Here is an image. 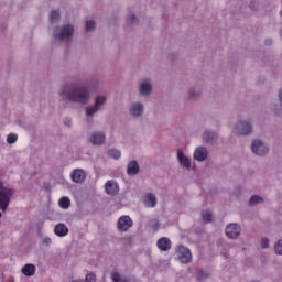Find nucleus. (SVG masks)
<instances>
[{"instance_id": "f03ea898", "label": "nucleus", "mask_w": 282, "mask_h": 282, "mask_svg": "<svg viewBox=\"0 0 282 282\" xmlns=\"http://www.w3.org/2000/svg\"><path fill=\"white\" fill-rule=\"evenodd\" d=\"M17 192L14 188L6 187L3 181L0 180V210L6 213L8 210V206H10V199L14 197Z\"/></svg>"}, {"instance_id": "1a4fd4ad", "label": "nucleus", "mask_w": 282, "mask_h": 282, "mask_svg": "<svg viewBox=\"0 0 282 282\" xmlns=\"http://www.w3.org/2000/svg\"><path fill=\"white\" fill-rule=\"evenodd\" d=\"M107 141V135L105 132H93L91 137L89 138L90 144H94V147H102L105 142Z\"/></svg>"}, {"instance_id": "9d476101", "label": "nucleus", "mask_w": 282, "mask_h": 282, "mask_svg": "<svg viewBox=\"0 0 282 282\" xmlns=\"http://www.w3.org/2000/svg\"><path fill=\"white\" fill-rule=\"evenodd\" d=\"M70 177L75 184H83L87 180V174L83 169H76L70 173Z\"/></svg>"}, {"instance_id": "20e7f679", "label": "nucleus", "mask_w": 282, "mask_h": 282, "mask_svg": "<svg viewBox=\"0 0 282 282\" xmlns=\"http://www.w3.org/2000/svg\"><path fill=\"white\" fill-rule=\"evenodd\" d=\"M177 261L183 265H188L193 261V253L191 249L184 245H180L176 248Z\"/></svg>"}, {"instance_id": "58836bf2", "label": "nucleus", "mask_w": 282, "mask_h": 282, "mask_svg": "<svg viewBox=\"0 0 282 282\" xmlns=\"http://www.w3.org/2000/svg\"><path fill=\"white\" fill-rule=\"evenodd\" d=\"M64 124H65L66 127H72V119H66L65 122H64Z\"/></svg>"}, {"instance_id": "ddd939ff", "label": "nucleus", "mask_w": 282, "mask_h": 282, "mask_svg": "<svg viewBox=\"0 0 282 282\" xmlns=\"http://www.w3.org/2000/svg\"><path fill=\"white\" fill-rule=\"evenodd\" d=\"M129 111H130V116H132L133 118H140V116L144 113V106L140 102L132 104L130 106Z\"/></svg>"}, {"instance_id": "2f4dec72", "label": "nucleus", "mask_w": 282, "mask_h": 282, "mask_svg": "<svg viewBox=\"0 0 282 282\" xmlns=\"http://www.w3.org/2000/svg\"><path fill=\"white\" fill-rule=\"evenodd\" d=\"M199 96H202V93H195V89H191L188 91V98L189 100H197V98H199Z\"/></svg>"}, {"instance_id": "412c9836", "label": "nucleus", "mask_w": 282, "mask_h": 282, "mask_svg": "<svg viewBox=\"0 0 282 282\" xmlns=\"http://www.w3.org/2000/svg\"><path fill=\"white\" fill-rule=\"evenodd\" d=\"M141 96H151V91H153V87L149 83H142L139 89Z\"/></svg>"}, {"instance_id": "f257e3e1", "label": "nucleus", "mask_w": 282, "mask_h": 282, "mask_svg": "<svg viewBox=\"0 0 282 282\" xmlns=\"http://www.w3.org/2000/svg\"><path fill=\"white\" fill-rule=\"evenodd\" d=\"M64 102H76L77 105H87L89 102V88L83 86H64L59 93Z\"/></svg>"}, {"instance_id": "7c9ffc66", "label": "nucleus", "mask_w": 282, "mask_h": 282, "mask_svg": "<svg viewBox=\"0 0 282 282\" xmlns=\"http://www.w3.org/2000/svg\"><path fill=\"white\" fill-rule=\"evenodd\" d=\"M97 111H100V109L94 105L93 107L86 108V116L91 117Z\"/></svg>"}, {"instance_id": "cd10ccee", "label": "nucleus", "mask_w": 282, "mask_h": 282, "mask_svg": "<svg viewBox=\"0 0 282 282\" xmlns=\"http://www.w3.org/2000/svg\"><path fill=\"white\" fill-rule=\"evenodd\" d=\"M85 30L86 32H94V30H96V22L94 20H87Z\"/></svg>"}, {"instance_id": "a18cd8bd", "label": "nucleus", "mask_w": 282, "mask_h": 282, "mask_svg": "<svg viewBox=\"0 0 282 282\" xmlns=\"http://www.w3.org/2000/svg\"><path fill=\"white\" fill-rule=\"evenodd\" d=\"M0 218H1V212H0Z\"/></svg>"}, {"instance_id": "6e6552de", "label": "nucleus", "mask_w": 282, "mask_h": 282, "mask_svg": "<svg viewBox=\"0 0 282 282\" xmlns=\"http://www.w3.org/2000/svg\"><path fill=\"white\" fill-rule=\"evenodd\" d=\"M119 232H127L129 228H133V219L129 216H121L117 221Z\"/></svg>"}, {"instance_id": "f704fd0d", "label": "nucleus", "mask_w": 282, "mask_h": 282, "mask_svg": "<svg viewBox=\"0 0 282 282\" xmlns=\"http://www.w3.org/2000/svg\"><path fill=\"white\" fill-rule=\"evenodd\" d=\"M127 23L129 25H133V23H138V17H135V14H131L128 19H127Z\"/></svg>"}, {"instance_id": "a19ab883", "label": "nucleus", "mask_w": 282, "mask_h": 282, "mask_svg": "<svg viewBox=\"0 0 282 282\" xmlns=\"http://www.w3.org/2000/svg\"><path fill=\"white\" fill-rule=\"evenodd\" d=\"M119 282H131V280L127 276H123V278L120 279Z\"/></svg>"}, {"instance_id": "a878e982", "label": "nucleus", "mask_w": 282, "mask_h": 282, "mask_svg": "<svg viewBox=\"0 0 282 282\" xmlns=\"http://www.w3.org/2000/svg\"><path fill=\"white\" fill-rule=\"evenodd\" d=\"M202 219L205 224H210L213 221V212L210 210H203L202 212Z\"/></svg>"}, {"instance_id": "9b49d317", "label": "nucleus", "mask_w": 282, "mask_h": 282, "mask_svg": "<svg viewBox=\"0 0 282 282\" xmlns=\"http://www.w3.org/2000/svg\"><path fill=\"white\" fill-rule=\"evenodd\" d=\"M193 156L197 162H206L208 160V150L204 147H198L194 151Z\"/></svg>"}, {"instance_id": "79ce46f5", "label": "nucleus", "mask_w": 282, "mask_h": 282, "mask_svg": "<svg viewBox=\"0 0 282 282\" xmlns=\"http://www.w3.org/2000/svg\"><path fill=\"white\" fill-rule=\"evenodd\" d=\"M221 256L225 257V259H230V253L228 252H221Z\"/></svg>"}, {"instance_id": "393cba45", "label": "nucleus", "mask_w": 282, "mask_h": 282, "mask_svg": "<svg viewBox=\"0 0 282 282\" xmlns=\"http://www.w3.org/2000/svg\"><path fill=\"white\" fill-rule=\"evenodd\" d=\"M263 197L259 195H252L249 199V206H257V204H263Z\"/></svg>"}, {"instance_id": "aec40b11", "label": "nucleus", "mask_w": 282, "mask_h": 282, "mask_svg": "<svg viewBox=\"0 0 282 282\" xmlns=\"http://www.w3.org/2000/svg\"><path fill=\"white\" fill-rule=\"evenodd\" d=\"M21 272L24 274V276H34V274H36V265L32 263L25 264Z\"/></svg>"}, {"instance_id": "e433bc0d", "label": "nucleus", "mask_w": 282, "mask_h": 282, "mask_svg": "<svg viewBox=\"0 0 282 282\" xmlns=\"http://www.w3.org/2000/svg\"><path fill=\"white\" fill-rule=\"evenodd\" d=\"M42 243L44 246H52V238L50 237H44L43 240H42Z\"/></svg>"}, {"instance_id": "c85d7f7f", "label": "nucleus", "mask_w": 282, "mask_h": 282, "mask_svg": "<svg viewBox=\"0 0 282 282\" xmlns=\"http://www.w3.org/2000/svg\"><path fill=\"white\" fill-rule=\"evenodd\" d=\"M107 102L106 97H96L95 98V106L98 107L99 109Z\"/></svg>"}, {"instance_id": "4be33fe9", "label": "nucleus", "mask_w": 282, "mask_h": 282, "mask_svg": "<svg viewBox=\"0 0 282 282\" xmlns=\"http://www.w3.org/2000/svg\"><path fill=\"white\" fill-rule=\"evenodd\" d=\"M196 281H206V279H210V273L204 269H197L196 270Z\"/></svg>"}, {"instance_id": "72a5a7b5", "label": "nucleus", "mask_w": 282, "mask_h": 282, "mask_svg": "<svg viewBox=\"0 0 282 282\" xmlns=\"http://www.w3.org/2000/svg\"><path fill=\"white\" fill-rule=\"evenodd\" d=\"M110 279H111L112 282H120V280H121L122 278H120V272H118V271H112V272L110 273Z\"/></svg>"}, {"instance_id": "f8f14e48", "label": "nucleus", "mask_w": 282, "mask_h": 282, "mask_svg": "<svg viewBox=\"0 0 282 282\" xmlns=\"http://www.w3.org/2000/svg\"><path fill=\"white\" fill-rule=\"evenodd\" d=\"M106 193L112 197L120 193V186L115 181H108L105 184Z\"/></svg>"}, {"instance_id": "c756f323", "label": "nucleus", "mask_w": 282, "mask_h": 282, "mask_svg": "<svg viewBox=\"0 0 282 282\" xmlns=\"http://www.w3.org/2000/svg\"><path fill=\"white\" fill-rule=\"evenodd\" d=\"M17 140H19V135L15 133H10L7 137L8 144H14L17 142Z\"/></svg>"}, {"instance_id": "6ab92c4d", "label": "nucleus", "mask_w": 282, "mask_h": 282, "mask_svg": "<svg viewBox=\"0 0 282 282\" xmlns=\"http://www.w3.org/2000/svg\"><path fill=\"white\" fill-rule=\"evenodd\" d=\"M144 204L148 208H155V206H158V197L155 194L148 193L144 198Z\"/></svg>"}, {"instance_id": "ea45409f", "label": "nucleus", "mask_w": 282, "mask_h": 282, "mask_svg": "<svg viewBox=\"0 0 282 282\" xmlns=\"http://www.w3.org/2000/svg\"><path fill=\"white\" fill-rule=\"evenodd\" d=\"M153 228H154V232H158V230H160V223H155Z\"/></svg>"}, {"instance_id": "c9c22d12", "label": "nucleus", "mask_w": 282, "mask_h": 282, "mask_svg": "<svg viewBox=\"0 0 282 282\" xmlns=\"http://www.w3.org/2000/svg\"><path fill=\"white\" fill-rule=\"evenodd\" d=\"M261 248H262V249L270 248V239H268V238H262V239H261Z\"/></svg>"}, {"instance_id": "c03bdc74", "label": "nucleus", "mask_w": 282, "mask_h": 282, "mask_svg": "<svg viewBox=\"0 0 282 282\" xmlns=\"http://www.w3.org/2000/svg\"><path fill=\"white\" fill-rule=\"evenodd\" d=\"M252 6H254V2H251V3H250V8H252Z\"/></svg>"}, {"instance_id": "423d86ee", "label": "nucleus", "mask_w": 282, "mask_h": 282, "mask_svg": "<svg viewBox=\"0 0 282 282\" xmlns=\"http://www.w3.org/2000/svg\"><path fill=\"white\" fill-rule=\"evenodd\" d=\"M225 235L228 239H237L241 236V225L237 223H231L226 226Z\"/></svg>"}, {"instance_id": "dca6fc26", "label": "nucleus", "mask_w": 282, "mask_h": 282, "mask_svg": "<svg viewBox=\"0 0 282 282\" xmlns=\"http://www.w3.org/2000/svg\"><path fill=\"white\" fill-rule=\"evenodd\" d=\"M218 138L219 137L216 134V132H213L210 130H206L203 133V142H205V144H215V142H217Z\"/></svg>"}, {"instance_id": "f3484780", "label": "nucleus", "mask_w": 282, "mask_h": 282, "mask_svg": "<svg viewBox=\"0 0 282 282\" xmlns=\"http://www.w3.org/2000/svg\"><path fill=\"white\" fill-rule=\"evenodd\" d=\"M140 173V164L138 161L132 160L128 162L127 165V175H138Z\"/></svg>"}, {"instance_id": "4468645a", "label": "nucleus", "mask_w": 282, "mask_h": 282, "mask_svg": "<svg viewBox=\"0 0 282 282\" xmlns=\"http://www.w3.org/2000/svg\"><path fill=\"white\" fill-rule=\"evenodd\" d=\"M171 239L167 237H162L156 241V247L159 248V250H161L162 252H169V250H171Z\"/></svg>"}, {"instance_id": "37998d69", "label": "nucleus", "mask_w": 282, "mask_h": 282, "mask_svg": "<svg viewBox=\"0 0 282 282\" xmlns=\"http://www.w3.org/2000/svg\"><path fill=\"white\" fill-rule=\"evenodd\" d=\"M264 43H265L267 45H272V39H267V40L264 41Z\"/></svg>"}, {"instance_id": "4c0bfd02", "label": "nucleus", "mask_w": 282, "mask_h": 282, "mask_svg": "<svg viewBox=\"0 0 282 282\" xmlns=\"http://www.w3.org/2000/svg\"><path fill=\"white\" fill-rule=\"evenodd\" d=\"M195 235H198V237H202V235H204V229L203 228H196L195 229Z\"/></svg>"}, {"instance_id": "2eb2a0df", "label": "nucleus", "mask_w": 282, "mask_h": 282, "mask_svg": "<svg viewBox=\"0 0 282 282\" xmlns=\"http://www.w3.org/2000/svg\"><path fill=\"white\" fill-rule=\"evenodd\" d=\"M54 235H56V237H67V235H69V228L67 225L59 223L54 227Z\"/></svg>"}, {"instance_id": "473e14b6", "label": "nucleus", "mask_w": 282, "mask_h": 282, "mask_svg": "<svg viewBox=\"0 0 282 282\" xmlns=\"http://www.w3.org/2000/svg\"><path fill=\"white\" fill-rule=\"evenodd\" d=\"M274 252L275 254H279L282 257V239H280L275 245H274Z\"/></svg>"}, {"instance_id": "5701e85b", "label": "nucleus", "mask_w": 282, "mask_h": 282, "mask_svg": "<svg viewBox=\"0 0 282 282\" xmlns=\"http://www.w3.org/2000/svg\"><path fill=\"white\" fill-rule=\"evenodd\" d=\"M59 208H63V210H67L72 206V200L67 196H63L58 200Z\"/></svg>"}, {"instance_id": "7ed1b4c3", "label": "nucleus", "mask_w": 282, "mask_h": 282, "mask_svg": "<svg viewBox=\"0 0 282 282\" xmlns=\"http://www.w3.org/2000/svg\"><path fill=\"white\" fill-rule=\"evenodd\" d=\"M54 39H57V41H65V39H72L74 36V25L66 24L63 26H56L54 29Z\"/></svg>"}, {"instance_id": "0eeeda50", "label": "nucleus", "mask_w": 282, "mask_h": 282, "mask_svg": "<svg viewBox=\"0 0 282 282\" xmlns=\"http://www.w3.org/2000/svg\"><path fill=\"white\" fill-rule=\"evenodd\" d=\"M235 133L237 135H250L252 133V123L248 121H240L235 127Z\"/></svg>"}, {"instance_id": "b1692460", "label": "nucleus", "mask_w": 282, "mask_h": 282, "mask_svg": "<svg viewBox=\"0 0 282 282\" xmlns=\"http://www.w3.org/2000/svg\"><path fill=\"white\" fill-rule=\"evenodd\" d=\"M108 155L109 158H112V160H120V158H122V152L117 149H109Z\"/></svg>"}, {"instance_id": "a211bd4d", "label": "nucleus", "mask_w": 282, "mask_h": 282, "mask_svg": "<svg viewBox=\"0 0 282 282\" xmlns=\"http://www.w3.org/2000/svg\"><path fill=\"white\" fill-rule=\"evenodd\" d=\"M177 160L184 169H191V159L182 150H177Z\"/></svg>"}, {"instance_id": "bb28decb", "label": "nucleus", "mask_w": 282, "mask_h": 282, "mask_svg": "<svg viewBox=\"0 0 282 282\" xmlns=\"http://www.w3.org/2000/svg\"><path fill=\"white\" fill-rule=\"evenodd\" d=\"M50 21L51 23H58V21H61V12L56 10L51 11Z\"/></svg>"}, {"instance_id": "39448f33", "label": "nucleus", "mask_w": 282, "mask_h": 282, "mask_svg": "<svg viewBox=\"0 0 282 282\" xmlns=\"http://www.w3.org/2000/svg\"><path fill=\"white\" fill-rule=\"evenodd\" d=\"M251 150L252 153L260 156L268 155V153H270V148H268V145H265V143H263L261 140H253Z\"/></svg>"}]
</instances>
